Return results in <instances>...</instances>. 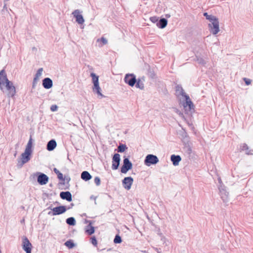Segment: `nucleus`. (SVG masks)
I'll list each match as a JSON object with an SVG mask.
<instances>
[{"mask_svg":"<svg viewBox=\"0 0 253 253\" xmlns=\"http://www.w3.org/2000/svg\"><path fill=\"white\" fill-rule=\"evenodd\" d=\"M57 145L56 142L54 139H51L47 142L46 149L49 151L53 150Z\"/></svg>","mask_w":253,"mask_h":253,"instance_id":"17","label":"nucleus"},{"mask_svg":"<svg viewBox=\"0 0 253 253\" xmlns=\"http://www.w3.org/2000/svg\"><path fill=\"white\" fill-rule=\"evenodd\" d=\"M208 24L209 30L213 35H216L219 32V24L218 19L215 17Z\"/></svg>","mask_w":253,"mask_h":253,"instance_id":"2","label":"nucleus"},{"mask_svg":"<svg viewBox=\"0 0 253 253\" xmlns=\"http://www.w3.org/2000/svg\"><path fill=\"white\" fill-rule=\"evenodd\" d=\"M127 149V147L125 144H120L118 147L119 152L123 153Z\"/></svg>","mask_w":253,"mask_h":253,"instance_id":"30","label":"nucleus"},{"mask_svg":"<svg viewBox=\"0 0 253 253\" xmlns=\"http://www.w3.org/2000/svg\"><path fill=\"white\" fill-rule=\"evenodd\" d=\"M244 80L247 85H249L251 83V80L247 78H244Z\"/></svg>","mask_w":253,"mask_h":253,"instance_id":"43","label":"nucleus"},{"mask_svg":"<svg viewBox=\"0 0 253 253\" xmlns=\"http://www.w3.org/2000/svg\"><path fill=\"white\" fill-rule=\"evenodd\" d=\"M53 214H59L63 213V206H59L53 209Z\"/></svg>","mask_w":253,"mask_h":253,"instance_id":"23","label":"nucleus"},{"mask_svg":"<svg viewBox=\"0 0 253 253\" xmlns=\"http://www.w3.org/2000/svg\"><path fill=\"white\" fill-rule=\"evenodd\" d=\"M23 249L26 253H31L32 244L27 237H25L23 240Z\"/></svg>","mask_w":253,"mask_h":253,"instance_id":"12","label":"nucleus"},{"mask_svg":"<svg viewBox=\"0 0 253 253\" xmlns=\"http://www.w3.org/2000/svg\"><path fill=\"white\" fill-rule=\"evenodd\" d=\"M42 85L44 88L49 89L52 87V81L49 78H45L42 80Z\"/></svg>","mask_w":253,"mask_h":253,"instance_id":"15","label":"nucleus"},{"mask_svg":"<svg viewBox=\"0 0 253 253\" xmlns=\"http://www.w3.org/2000/svg\"><path fill=\"white\" fill-rule=\"evenodd\" d=\"M218 182H219L220 184H221L222 181H221V178L219 177V178H218Z\"/></svg>","mask_w":253,"mask_h":253,"instance_id":"45","label":"nucleus"},{"mask_svg":"<svg viewBox=\"0 0 253 253\" xmlns=\"http://www.w3.org/2000/svg\"><path fill=\"white\" fill-rule=\"evenodd\" d=\"M42 72H43V68H39L38 69V70L37 71L36 75H35L34 79L39 81L42 75Z\"/></svg>","mask_w":253,"mask_h":253,"instance_id":"25","label":"nucleus"},{"mask_svg":"<svg viewBox=\"0 0 253 253\" xmlns=\"http://www.w3.org/2000/svg\"><path fill=\"white\" fill-rule=\"evenodd\" d=\"M74 206L73 203H71L69 205H66L64 204V212L70 209Z\"/></svg>","mask_w":253,"mask_h":253,"instance_id":"38","label":"nucleus"},{"mask_svg":"<svg viewBox=\"0 0 253 253\" xmlns=\"http://www.w3.org/2000/svg\"><path fill=\"white\" fill-rule=\"evenodd\" d=\"M16 154H17V153H16V152H15V154H14V157H16Z\"/></svg>","mask_w":253,"mask_h":253,"instance_id":"47","label":"nucleus"},{"mask_svg":"<svg viewBox=\"0 0 253 253\" xmlns=\"http://www.w3.org/2000/svg\"><path fill=\"white\" fill-rule=\"evenodd\" d=\"M170 160L174 166H177L181 159L179 155H172L170 157Z\"/></svg>","mask_w":253,"mask_h":253,"instance_id":"18","label":"nucleus"},{"mask_svg":"<svg viewBox=\"0 0 253 253\" xmlns=\"http://www.w3.org/2000/svg\"><path fill=\"white\" fill-rule=\"evenodd\" d=\"M6 89L7 90V96L9 97H13L16 93V89L13 83L8 81L4 84Z\"/></svg>","mask_w":253,"mask_h":253,"instance_id":"6","label":"nucleus"},{"mask_svg":"<svg viewBox=\"0 0 253 253\" xmlns=\"http://www.w3.org/2000/svg\"><path fill=\"white\" fill-rule=\"evenodd\" d=\"M97 42H101V44L99 45V46H102L103 45L106 44L107 43V42H108V41H107V39H106L104 37H102L100 39H97Z\"/></svg>","mask_w":253,"mask_h":253,"instance_id":"32","label":"nucleus"},{"mask_svg":"<svg viewBox=\"0 0 253 253\" xmlns=\"http://www.w3.org/2000/svg\"><path fill=\"white\" fill-rule=\"evenodd\" d=\"M133 182V179L130 177H126L122 181V184L124 188L127 190L131 188Z\"/></svg>","mask_w":253,"mask_h":253,"instance_id":"9","label":"nucleus"},{"mask_svg":"<svg viewBox=\"0 0 253 253\" xmlns=\"http://www.w3.org/2000/svg\"><path fill=\"white\" fill-rule=\"evenodd\" d=\"M60 196L61 199H63V191H62L60 193Z\"/></svg>","mask_w":253,"mask_h":253,"instance_id":"44","label":"nucleus"},{"mask_svg":"<svg viewBox=\"0 0 253 253\" xmlns=\"http://www.w3.org/2000/svg\"><path fill=\"white\" fill-rule=\"evenodd\" d=\"M94 182L97 186L100 185V179L98 177H95L94 178Z\"/></svg>","mask_w":253,"mask_h":253,"instance_id":"39","label":"nucleus"},{"mask_svg":"<svg viewBox=\"0 0 253 253\" xmlns=\"http://www.w3.org/2000/svg\"><path fill=\"white\" fill-rule=\"evenodd\" d=\"M32 138L31 136L30 137L29 141L26 145V148L25 150L28 151L32 153Z\"/></svg>","mask_w":253,"mask_h":253,"instance_id":"24","label":"nucleus"},{"mask_svg":"<svg viewBox=\"0 0 253 253\" xmlns=\"http://www.w3.org/2000/svg\"><path fill=\"white\" fill-rule=\"evenodd\" d=\"M31 154L32 152L25 150L21 155V160L18 161V166L21 168L24 164L28 162L31 159Z\"/></svg>","mask_w":253,"mask_h":253,"instance_id":"3","label":"nucleus"},{"mask_svg":"<svg viewBox=\"0 0 253 253\" xmlns=\"http://www.w3.org/2000/svg\"><path fill=\"white\" fill-rule=\"evenodd\" d=\"M66 223L69 225L74 226L76 224V220L75 218L71 217L66 219Z\"/></svg>","mask_w":253,"mask_h":253,"instance_id":"27","label":"nucleus"},{"mask_svg":"<svg viewBox=\"0 0 253 253\" xmlns=\"http://www.w3.org/2000/svg\"><path fill=\"white\" fill-rule=\"evenodd\" d=\"M91 242L94 246L97 245V242L95 237H92L91 238Z\"/></svg>","mask_w":253,"mask_h":253,"instance_id":"40","label":"nucleus"},{"mask_svg":"<svg viewBox=\"0 0 253 253\" xmlns=\"http://www.w3.org/2000/svg\"><path fill=\"white\" fill-rule=\"evenodd\" d=\"M135 86L137 88H140L141 89H143L144 88V84L140 80H138L137 81H136Z\"/></svg>","mask_w":253,"mask_h":253,"instance_id":"33","label":"nucleus"},{"mask_svg":"<svg viewBox=\"0 0 253 253\" xmlns=\"http://www.w3.org/2000/svg\"><path fill=\"white\" fill-rule=\"evenodd\" d=\"M64 200L68 202L72 201V198L71 193L69 191L64 192Z\"/></svg>","mask_w":253,"mask_h":253,"instance_id":"26","label":"nucleus"},{"mask_svg":"<svg viewBox=\"0 0 253 253\" xmlns=\"http://www.w3.org/2000/svg\"><path fill=\"white\" fill-rule=\"evenodd\" d=\"M197 61L198 62V63L202 65H205L206 64V60L201 57H197Z\"/></svg>","mask_w":253,"mask_h":253,"instance_id":"36","label":"nucleus"},{"mask_svg":"<svg viewBox=\"0 0 253 253\" xmlns=\"http://www.w3.org/2000/svg\"><path fill=\"white\" fill-rule=\"evenodd\" d=\"M132 167V164L129 159L125 158L123 161V165L121 168V172L126 173L129 170L131 169Z\"/></svg>","mask_w":253,"mask_h":253,"instance_id":"7","label":"nucleus"},{"mask_svg":"<svg viewBox=\"0 0 253 253\" xmlns=\"http://www.w3.org/2000/svg\"><path fill=\"white\" fill-rule=\"evenodd\" d=\"M114 242L115 244H119L122 242V239L119 235H116L114 238Z\"/></svg>","mask_w":253,"mask_h":253,"instance_id":"35","label":"nucleus"},{"mask_svg":"<svg viewBox=\"0 0 253 253\" xmlns=\"http://www.w3.org/2000/svg\"><path fill=\"white\" fill-rule=\"evenodd\" d=\"M64 245L67 246L70 249L73 248L75 247V245L74 243V242H73V241H72L71 240L66 242L64 243Z\"/></svg>","mask_w":253,"mask_h":253,"instance_id":"28","label":"nucleus"},{"mask_svg":"<svg viewBox=\"0 0 253 253\" xmlns=\"http://www.w3.org/2000/svg\"><path fill=\"white\" fill-rule=\"evenodd\" d=\"M203 15L206 17V19L209 20L210 21L213 20V19L216 17L215 16L212 15H209L207 12L204 13Z\"/></svg>","mask_w":253,"mask_h":253,"instance_id":"34","label":"nucleus"},{"mask_svg":"<svg viewBox=\"0 0 253 253\" xmlns=\"http://www.w3.org/2000/svg\"><path fill=\"white\" fill-rule=\"evenodd\" d=\"M73 14L76 19V21L80 24H82L84 23V20L83 16L80 14L79 10H76L73 12Z\"/></svg>","mask_w":253,"mask_h":253,"instance_id":"14","label":"nucleus"},{"mask_svg":"<svg viewBox=\"0 0 253 253\" xmlns=\"http://www.w3.org/2000/svg\"><path fill=\"white\" fill-rule=\"evenodd\" d=\"M38 183L41 185L46 184L48 181V176L43 173H40L37 179Z\"/></svg>","mask_w":253,"mask_h":253,"instance_id":"13","label":"nucleus"},{"mask_svg":"<svg viewBox=\"0 0 253 253\" xmlns=\"http://www.w3.org/2000/svg\"><path fill=\"white\" fill-rule=\"evenodd\" d=\"M39 80L34 79L32 83V88H35L37 86Z\"/></svg>","mask_w":253,"mask_h":253,"instance_id":"41","label":"nucleus"},{"mask_svg":"<svg viewBox=\"0 0 253 253\" xmlns=\"http://www.w3.org/2000/svg\"><path fill=\"white\" fill-rule=\"evenodd\" d=\"M158 162L159 159L158 157L153 154L147 155L144 160V164L147 166H150L151 165H155Z\"/></svg>","mask_w":253,"mask_h":253,"instance_id":"5","label":"nucleus"},{"mask_svg":"<svg viewBox=\"0 0 253 253\" xmlns=\"http://www.w3.org/2000/svg\"><path fill=\"white\" fill-rule=\"evenodd\" d=\"M64 181L65 180V176H64Z\"/></svg>","mask_w":253,"mask_h":253,"instance_id":"49","label":"nucleus"},{"mask_svg":"<svg viewBox=\"0 0 253 253\" xmlns=\"http://www.w3.org/2000/svg\"><path fill=\"white\" fill-rule=\"evenodd\" d=\"M168 24L167 20L165 18L161 19L157 23V26L160 28H165Z\"/></svg>","mask_w":253,"mask_h":253,"instance_id":"20","label":"nucleus"},{"mask_svg":"<svg viewBox=\"0 0 253 253\" xmlns=\"http://www.w3.org/2000/svg\"><path fill=\"white\" fill-rule=\"evenodd\" d=\"M166 16H167V17H170V15H166Z\"/></svg>","mask_w":253,"mask_h":253,"instance_id":"48","label":"nucleus"},{"mask_svg":"<svg viewBox=\"0 0 253 253\" xmlns=\"http://www.w3.org/2000/svg\"><path fill=\"white\" fill-rule=\"evenodd\" d=\"M221 198L224 202L228 200V193L222 186L219 187Z\"/></svg>","mask_w":253,"mask_h":253,"instance_id":"16","label":"nucleus"},{"mask_svg":"<svg viewBox=\"0 0 253 253\" xmlns=\"http://www.w3.org/2000/svg\"><path fill=\"white\" fill-rule=\"evenodd\" d=\"M165 240H166V238L164 236H163L162 238V240H163L164 242H165Z\"/></svg>","mask_w":253,"mask_h":253,"instance_id":"46","label":"nucleus"},{"mask_svg":"<svg viewBox=\"0 0 253 253\" xmlns=\"http://www.w3.org/2000/svg\"><path fill=\"white\" fill-rule=\"evenodd\" d=\"M85 232L88 235H91L94 232V228L93 226L89 225L87 226Z\"/></svg>","mask_w":253,"mask_h":253,"instance_id":"29","label":"nucleus"},{"mask_svg":"<svg viewBox=\"0 0 253 253\" xmlns=\"http://www.w3.org/2000/svg\"><path fill=\"white\" fill-rule=\"evenodd\" d=\"M120 155L118 153L114 155L112 159V169L113 170H116L118 169L120 163Z\"/></svg>","mask_w":253,"mask_h":253,"instance_id":"10","label":"nucleus"},{"mask_svg":"<svg viewBox=\"0 0 253 253\" xmlns=\"http://www.w3.org/2000/svg\"><path fill=\"white\" fill-rule=\"evenodd\" d=\"M184 97L185 99V102L183 103V106L185 111L187 114L192 113V111L194 110V105L188 95L185 96Z\"/></svg>","mask_w":253,"mask_h":253,"instance_id":"4","label":"nucleus"},{"mask_svg":"<svg viewBox=\"0 0 253 253\" xmlns=\"http://www.w3.org/2000/svg\"><path fill=\"white\" fill-rule=\"evenodd\" d=\"M53 171L57 175L58 178L60 180H63V174L56 168H54Z\"/></svg>","mask_w":253,"mask_h":253,"instance_id":"31","label":"nucleus"},{"mask_svg":"<svg viewBox=\"0 0 253 253\" xmlns=\"http://www.w3.org/2000/svg\"><path fill=\"white\" fill-rule=\"evenodd\" d=\"M90 174L87 171H84L81 173V178L84 181H88L91 178Z\"/></svg>","mask_w":253,"mask_h":253,"instance_id":"22","label":"nucleus"},{"mask_svg":"<svg viewBox=\"0 0 253 253\" xmlns=\"http://www.w3.org/2000/svg\"><path fill=\"white\" fill-rule=\"evenodd\" d=\"M8 81L9 80L7 78L5 71L4 70H2L0 72V89L2 91H4L2 85H4V84Z\"/></svg>","mask_w":253,"mask_h":253,"instance_id":"11","label":"nucleus"},{"mask_svg":"<svg viewBox=\"0 0 253 253\" xmlns=\"http://www.w3.org/2000/svg\"><path fill=\"white\" fill-rule=\"evenodd\" d=\"M124 81L126 84L131 86H133L136 82L135 76L133 74H126Z\"/></svg>","mask_w":253,"mask_h":253,"instance_id":"8","label":"nucleus"},{"mask_svg":"<svg viewBox=\"0 0 253 253\" xmlns=\"http://www.w3.org/2000/svg\"><path fill=\"white\" fill-rule=\"evenodd\" d=\"M150 21L154 23H157L158 22V20H159V17H157V16H153V17H151L150 18Z\"/></svg>","mask_w":253,"mask_h":253,"instance_id":"37","label":"nucleus"},{"mask_svg":"<svg viewBox=\"0 0 253 253\" xmlns=\"http://www.w3.org/2000/svg\"><path fill=\"white\" fill-rule=\"evenodd\" d=\"M57 108H58V107L57 105H53L51 106L50 107V110L54 112V111H56L57 110Z\"/></svg>","mask_w":253,"mask_h":253,"instance_id":"42","label":"nucleus"},{"mask_svg":"<svg viewBox=\"0 0 253 253\" xmlns=\"http://www.w3.org/2000/svg\"><path fill=\"white\" fill-rule=\"evenodd\" d=\"M176 94L178 96H182L183 97H185L187 95L184 91L182 87L178 85L176 86Z\"/></svg>","mask_w":253,"mask_h":253,"instance_id":"19","label":"nucleus"},{"mask_svg":"<svg viewBox=\"0 0 253 253\" xmlns=\"http://www.w3.org/2000/svg\"><path fill=\"white\" fill-rule=\"evenodd\" d=\"M240 149L241 151H245L246 154L248 155H253V153L251 152V150H249V147L246 143H243L241 145Z\"/></svg>","mask_w":253,"mask_h":253,"instance_id":"21","label":"nucleus"},{"mask_svg":"<svg viewBox=\"0 0 253 253\" xmlns=\"http://www.w3.org/2000/svg\"><path fill=\"white\" fill-rule=\"evenodd\" d=\"M90 76L92 78V82L93 84L92 87V91L94 93H96L98 96L101 97H104V96L101 93V89L99 86L98 78L99 77L97 76L95 73H91Z\"/></svg>","mask_w":253,"mask_h":253,"instance_id":"1","label":"nucleus"}]
</instances>
